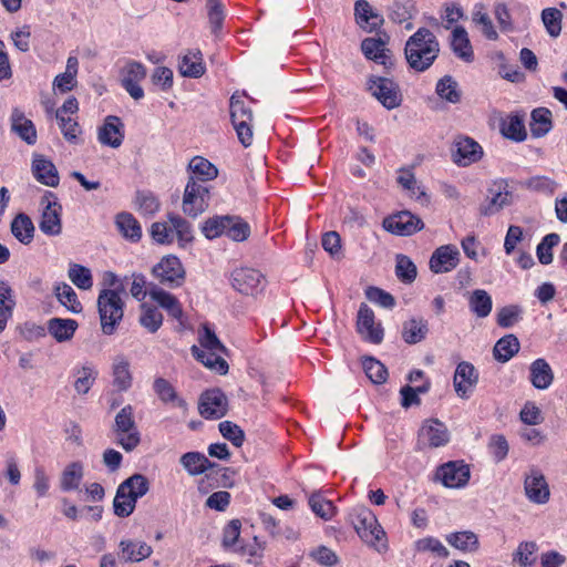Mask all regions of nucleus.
I'll return each instance as SVG.
<instances>
[{
  "mask_svg": "<svg viewBox=\"0 0 567 567\" xmlns=\"http://www.w3.org/2000/svg\"><path fill=\"white\" fill-rule=\"evenodd\" d=\"M227 225H229V216H215L204 223L202 230L205 237L213 239L223 234L226 235Z\"/></svg>",
  "mask_w": 567,
  "mask_h": 567,
  "instance_id": "54",
  "label": "nucleus"
},
{
  "mask_svg": "<svg viewBox=\"0 0 567 567\" xmlns=\"http://www.w3.org/2000/svg\"><path fill=\"white\" fill-rule=\"evenodd\" d=\"M118 548L120 559L123 563H140L153 553L152 547L142 540L123 539L120 542Z\"/></svg>",
  "mask_w": 567,
  "mask_h": 567,
  "instance_id": "22",
  "label": "nucleus"
},
{
  "mask_svg": "<svg viewBox=\"0 0 567 567\" xmlns=\"http://www.w3.org/2000/svg\"><path fill=\"white\" fill-rule=\"evenodd\" d=\"M192 353L205 367L215 370L219 374H226L228 372V363L217 354L218 352L203 350L197 346H193Z\"/></svg>",
  "mask_w": 567,
  "mask_h": 567,
  "instance_id": "36",
  "label": "nucleus"
},
{
  "mask_svg": "<svg viewBox=\"0 0 567 567\" xmlns=\"http://www.w3.org/2000/svg\"><path fill=\"white\" fill-rule=\"evenodd\" d=\"M524 492L530 503L543 505L549 501L550 489L539 468L532 466L525 474Z\"/></svg>",
  "mask_w": 567,
  "mask_h": 567,
  "instance_id": "9",
  "label": "nucleus"
},
{
  "mask_svg": "<svg viewBox=\"0 0 567 567\" xmlns=\"http://www.w3.org/2000/svg\"><path fill=\"white\" fill-rule=\"evenodd\" d=\"M429 333V321L423 317H413L403 322L402 339L408 344L423 341Z\"/></svg>",
  "mask_w": 567,
  "mask_h": 567,
  "instance_id": "24",
  "label": "nucleus"
},
{
  "mask_svg": "<svg viewBox=\"0 0 567 567\" xmlns=\"http://www.w3.org/2000/svg\"><path fill=\"white\" fill-rule=\"evenodd\" d=\"M537 550V545L534 542H523L519 544L515 555L514 560H517L523 567H532L536 561L535 551Z\"/></svg>",
  "mask_w": 567,
  "mask_h": 567,
  "instance_id": "58",
  "label": "nucleus"
},
{
  "mask_svg": "<svg viewBox=\"0 0 567 567\" xmlns=\"http://www.w3.org/2000/svg\"><path fill=\"white\" fill-rule=\"evenodd\" d=\"M113 432L116 443L126 452L133 451L141 442V434L134 420V410L127 404L115 415Z\"/></svg>",
  "mask_w": 567,
  "mask_h": 567,
  "instance_id": "4",
  "label": "nucleus"
},
{
  "mask_svg": "<svg viewBox=\"0 0 567 567\" xmlns=\"http://www.w3.org/2000/svg\"><path fill=\"white\" fill-rule=\"evenodd\" d=\"M12 235L23 245H29L34 236V225L31 218L20 213L11 221Z\"/></svg>",
  "mask_w": 567,
  "mask_h": 567,
  "instance_id": "32",
  "label": "nucleus"
},
{
  "mask_svg": "<svg viewBox=\"0 0 567 567\" xmlns=\"http://www.w3.org/2000/svg\"><path fill=\"white\" fill-rule=\"evenodd\" d=\"M369 91L388 110L401 105L402 95L399 85L391 79L373 76L369 80Z\"/></svg>",
  "mask_w": 567,
  "mask_h": 567,
  "instance_id": "7",
  "label": "nucleus"
},
{
  "mask_svg": "<svg viewBox=\"0 0 567 567\" xmlns=\"http://www.w3.org/2000/svg\"><path fill=\"white\" fill-rule=\"evenodd\" d=\"M121 493H133L135 497L144 496L150 489L148 480L142 474H134L120 484Z\"/></svg>",
  "mask_w": 567,
  "mask_h": 567,
  "instance_id": "52",
  "label": "nucleus"
},
{
  "mask_svg": "<svg viewBox=\"0 0 567 567\" xmlns=\"http://www.w3.org/2000/svg\"><path fill=\"white\" fill-rule=\"evenodd\" d=\"M451 47L453 52L463 61L472 62L474 59V52L467 35L466 30L463 27H456L452 32Z\"/></svg>",
  "mask_w": 567,
  "mask_h": 567,
  "instance_id": "27",
  "label": "nucleus"
},
{
  "mask_svg": "<svg viewBox=\"0 0 567 567\" xmlns=\"http://www.w3.org/2000/svg\"><path fill=\"white\" fill-rule=\"evenodd\" d=\"M143 312L140 318L141 324L146 328L150 332H156L163 322L162 313L152 307L143 306Z\"/></svg>",
  "mask_w": 567,
  "mask_h": 567,
  "instance_id": "61",
  "label": "nucleus"
},
{
  "mask_svg": "<svg viewBox=\"0 0 567 567\" xmlns=\"http://www.w3.org/2000/svg\"><path fill=\"white\" fill-rule=\"evenodd\" d=\"M543 24L551 38L559 37L561 32L563 12L557 8H545L540 14Z\"/></svg>",
  "mask_w": 567,
  "mask_h": 567,
  "instance_id": "47",
  "label": "nucleus"
},
{
  "mask_svg": "<svg viewBox=\"0 0 567 567\" xmlns=\"http://www.w3.org/2000/svg\"><path fill=\"white\" fill-rule=\"evenodd\" d=\"M457 82L451 75H444L436 84V93L441 99L450 103H458L461 100V92L457 89Z\"/></svg>",
  "mask_w": 567,
  "mask_h": 567,
  "instance_id": "48",
  "label": "nucleus"
},
{
  "mask_svg": "<svg viewBox=\"0 0 567 567\" xmlns=\"http://www.w3.org/2000/svg\"><path fill=\"white\" fill-rule=\"evenodd\" d=\"M78 328V322L73 319L52 318L48 321V331L58 341L70 340Z\"/></svg>",
  "mask_w": 567,
  "mask_h": 567,
  "instance_id": "31",
  "label": "nucleus"
},
{
  "mask_svg": "<svg viewBox=\"0 0 567 567\" xmlns=\"http://www.w3.org/2000/svg\"><path fill=\"white\" fill-rule=\"evenodd\" d=\"M415 548L417 551H431L439 557L447 558L450 555L449 549L434 537H425L421 538L415 543Z\"/></svg>",
  "mask_w": 567,
  "mask_h": 567,
  "instance_id": "59",
  "label": "nucleus"
},
{
  "mask_svg": "<svg viewBox=\"0 0 567 567\" xmlns=\"http://www.w3.org/2000/svg\"><path fill=\"white\" fill-rule=\"evenodd\" d=\"M151 298L156 301L162 308H164L169 316L175 319H179L183 315L181 303L177 298L172 293L164 291L157 287H152L148 290Z\"/></svg>",
  "mask_w": 567,
  "mask_h": 567,
  "instance_id": "30",
  "label": "nucleus"
},
{
  "mask_svg": "<svg viewBox=\"0 0 567 567\" xmlns=\"http://www.w3.org/2000/svg\"><path fill=\"white\" fill-rule=\"evenodd\" d=\"M470 476V468L463 462H447L441 465L436 471V477L444 486L450 488H460L465 486Z\"/></svg>",
  "mask_w": 567,
  "mask_h": 567,
  "instance_id": "16",
  "label": "nucleus"
},
{
  "mask_svg": "<svg viewBox=\"0 0 567 567\" xmlns=\"http://www.w3.org/2000/svg\"><path fill=\"white\" fill-rule=\"evenodd\" d=\"M188 169L192 172V176L203 184L218 176L217 167L202 156L193 157L188 164Z\"/></svg>",
  "mask_w": 567,
  "mask_h": 567,
  "instance_id": "33",
  "label": "nucleus"
},
{
  "mask_svg": "<svg viewBox=\"0 0 567 567\" xmlns=\"http://www.w3.org/2000/svg\"><path fill=\"white\" fill-rule=\"evenodd\" d=\"M357 330L368 342L379 344L383 340V329L374 321V312L365 303H361L358 311Z\"/></svg>",
  "mask_w": 567,
  "mask_h": 567,
  "instance_id": "14",
  "label": "nucleus"
},
{
  "mask_svg": "<svg viewBox=\"0 0 567 567\" xmlns=\"http://www.w3.org/2000/svg\"><path fill=\"white\" fill-rule=\"evenodd\" d=\"M551 128V113L549 110L539 107L532 112L530 132L535 137L546 135Z\"/></svg>",
  "mask_w": 567,
  "mask_h": 567,
  "instance_id": "43",
  "label": "nucleus"
},
{
  "mask_svg": "<svg viewBox=\"0 0 567 567\" xmlns=\"http://www.w3.org/2000/svg\"><path fill=\"white\" fill-rule=\"evenodd\" d=\"M231 286L243 295L256 296L264 289V276L254 268H238L231 272Z\"/></svg>",
  "mask_w": 567,
  "mask_h": 567,
  "instance_id": "10",
  "label": "nucleus"
},
{
  "mask_svg": "<svg viewBox=\"0 0 567 567\" xmlns=\"http://www.w3.org/2000/svg\"><path fill=\"white\" fill-rule=\"evenodd\" d=\"M473 21L481 25L483 34L488 40H496L498 34L494 29L493 22L488 14L484 11L483 4H476L475 10L473 12Z\"/></svg>",
  "mask_w": 567,
  "mask_h": 567,
  "instance_id": "55",
  "label": "nucleus"
},
{
  "mask_svg": "<svg viewBox=\"0 0 567 567\" xmlns=\"http://www.w3.org/2000/svg\"><path fill=\"white\" fill-rule=\"evenodd\" d=\"M384 228L399 236H410L424 227L423 221L417 216L408 210L394 214L383 221Z\"/></svg>",
  "mask_w": 567,
  "mask_h": 567,
  "instance_id": "13",
  "label": "nucleus"
},
{
  "mask_svg": "<svg viewBox=\"0 0 567 567\" xmlns=\"http://www.w3.org/2000/svg\"><path fill=\"white\" fill-rule=\"evenodd\" d=\"M32 174L34 178L50 187H56L59 185V173L52 161L45 156L35 154L32 161Z\"/></svg>",
  "mask_w": 567,
  "mask_h": 567,
  "instance_id": "20",
  "label": "nucleus"
},
{
  "mask_svg": "<svg viewBox=\"0 0 567 567\" xmlns=\"http://www.w3.org/2000/svg\"><path fill=\"white\" fill-rule=\"evenodd\" d=\"M54 290L59 302L69 311L73 313H80L82 311V305L71 286L63 282L58 285Z\"/></svg>",
  "mask_w": 567,
  "mask_h": 567,
  "instance_id": "44",
  "label": "nucleus"
},
{
  "mask_svg": "<svg viewBox=\"0 0 567 567\" xmlns=\"http://www.w3.org/2000/svg\"><path fill=\"white\" fill-rule=\"evenodd\" d=\"M55 117L64 138L70 143H75L78 135L81 132L79 123L71 117H65L61 112H56Z\"/></svg>",
  "mask_w": 567,
  "mask_h": 567,
  "instance_id": "60",
  "label": "nucleus"
},
{
  "mask_svg": "<svg viewBox=\"0 0 567 567\" xmlns=\"http://www.w3.org/2000/svg\"><path fill=\"white\" fill-rule=\"evenodd\" d=\"M560 240L559 235L551 233L546 235L540 244L537 246V258L540 264L549 265L553 261L551 249L558 245Z\"/></svg>",
  "mask_w": 567,
  "mask_h": 567,
  "instance_id": "57",
  "label": "nucleus"
},
{
  "mask_svg": "<svg viewBox=\"0 0 567 567\" xmlns=\"http://www.w3.org/2000/svg\"><path fill=\"white\" fill-rule=\"evenodd\" d=\"M113 384L120 391H126L132 385L130 363L123 357H117L113 363Z\"/></svg>",
  "mask_w": 567,
  "mask_h": 567,
  "instance_id": "42",
  "label": "nucleus"
},
{
  "mask_svg": "<svg viewBox=\"0 0 567 567\" xmlns=\"http://www.w3.org/2000/svg\"><path fill=\"white\" fill-rule=\"evenodd\" d=\"M478 383V372L475 367L462 361L457 364L454 377L453 386L458 398L468 399Z\"/></svg>",
  "mask_w": 567,
  "mask_h": 567,
  "instance_id": "12",
  "label": "nucleus"
},
{
  "mask_svg": "<svg viewBox=\"0 0 567 567\" xmlns=\"http://www.w3.org/2000/svg\"><path fill=\"white\" fill-rule=\"evenodd\" d=\"M140 497H135L133 493L124 491L121 493V486L118 485L116 495L113 501L114 514L118 517H127L135 509L136 502Z\"/></svg>",
  "mask_w": 567,
  "mask_h": 567,
  "instance_id": "45",
  "label": "nucleus"
},
{
  "mask_svg": "<svg viewBox=\"0 0 567 567\" xmlns=\"http://www.w3.org/2000/svg\"><path fill=\"white\" fill-rule=\"evenodd\" d=\"M420 439L430 447H440L449 442L450 436L445 424L433 419L424 422L420 430Z\"/></svg>",
  "mask_w": 567,
  "mask_h": 567,
  "instance_id": "19",
  "label": "nucleus"
},
{
  "mask_svg": "<svg viewBox=\"0 0 567 567\" xmlns=\"http://www.w3.org/2000/svg\"><path fill=\"white\" fill-rule=\"evenodd\" d=\"M519 351V341L514 334L501 338L494 347V357L499 362H507Z\"/></svg>",
  "mask_w": 567,
  "mask_h": 567,
  "instance_id": "41",
  "label": "nucleus"
},
{
  "mask_svg": "<svg viewBox=\"0 0 567 567\" xmlns=\"http://www.w3.org/2000/svg\"><path fill=\"white\" fill-rule=\"evenodd\" d=\"M11 131L17 134L28 145H34L37 143V128L33 122L25 117L24 113L16 107L11 112L10 116Z\"/></svg>",
  "mask_w": 567,
  "mask_h": 567,
  "instance_id": "21",
  "label": "nucleus"
},
{
  "mask_svg": "<svg viewBox=\"0 0 567 567\" xmlns=\"http://www.w3.org/2000/svg\"><path fill=\"white\" fill-rule=\"evenodd\" d=\"M395 275L404 284H412L417 276L415 264L410 257L399 254L395 257Z\"/></svg>",
  "mask_w": 567,
  "mask_h": 567,
  "instance_id": "46",
  "label": "nucleus"
},
{
  "mask_svg": "<svg viewBox=\"0 0 567 567\" xmlns=\"http://www.w3.org/2000/svg\"><path fill=\"white\" fill-rule=\"evenodd\" d=\"M530 382L538 390L548 389L554 381V373L545 359H536L529 367Z\"/></svg>",
  "mask_w": 567,
  "mask_h": 567,
  "instance_id": "25",
  "label": "nucleus"
},
{
  "mask_svg": "<svg viewBox=\"0 0 567 567\" xmlns=\"http://www.w3.org/2000/svg\"><path fill=\"white\" fill-rule=\"evenodd\" d=\"M250 235L249 225L240 217L229 216V225L226 228V236L235 241H244Z\"/></svg>",
  "mask_w": 567,
  "mask_h": 567,
  "instance_id": "56",
  "label": "nucleus"
},
{
  "mask_svg": "<svg viewBox=\"0 0 567 567\" xmlns=\"http://www.w3.org/2000/svg\"><path fill=\"white\" fill-rule=\"evenodd\" d=\"M483 156L482 146L468 136H457L452 146V158L458 166H468Z\"/></svg>",
  "mask_w": 567,
  "mask_h": 567,
  "instance_id": "11",
  "label": "nucleus"
},
{
  "mask_svg": "<svg viewBox=\"0 0 567 567\" xmlns=\"http://www.w3.org/2000/svg\"><path fill=\"white\" fill-rule=\"evenodd\" d=\"M309 506L320 518L328 520L336 513V507L331 501L326 499L320 493H313L309 497Z\"/></svg>",
  "mask_w": 567,
  "mask_h": 567,
  "instance_id": "51",
  "label": "nucleus"
},
{
  "mask_svg": "<svg viewBox=\"0 0 567 567\" xmlns=\"http://www.w3.org/2000/svg\"><path fill=\"white\" fill-rule=\"evenodd\" d=\"M349 520L359 537L377 551L388 549L386 535L377 516L365 506H355L349 513Z\"/></svg>",
  "mask_w": 567,
  "mask_h": 567,
  "instance_id": "2",
  "label": "nucleus"
},
{
  "mask_svg": "<svg viewBox=\"0 0 567 567\" xmlns=\"http://www.w3.org/2000/svg\"><path fill=\"white\" fill-rule=\"evenodd\" d=\"M99 142L103 145L117 148L124 140V124L121 118L109 115L104 120V124L99 128Z\"/></svg>",
  "mask_w": 567,
  "mask_h": 567,
  "instance_id": "18",
  "label": "nucleus"
},
{
  "mask_svg": "<svg viewBox=\"0 0 567 567\" xmlns=\"http://www.w3.org/2000/svg\"><path fill=\"white\" fill-rule=\"evenodd\" d=\"M460 261V251L453 245L436 248L430 259V269L435 274L453 270Z\"/></svg>",
  "mask_w": 567,
  "mask_h": 567,
  "instance_id": "17",
  "label": "nucleus"
},
{
  "mask_svg": "<svg viewBox=\"0 0 567 567\" xmlns=\"http://www.w3.org/2000/svg\"><path fill=\"white\" fill-rule=\"evenodd\" d=\"M153 390L158 399L164 403H174L184 412L187 410V403L181 399L174 386L164 378H156L153 383Z\"/></svg>",
  "mask_w": 567,
  "mask_h": 567,
  "instance_id": "29",
  "label": "nucleus"
},
{
  "mask_svg": "<svg viewBox=\"0 0 567 567\" xmlns=\"http://www.w3.org/2000/svg\"><path fill=\"white\" fill-rule=\"evenodd\" d=\"M489 192L492 193V197L486 198V200L480 206V213L483 216H492L504 207L511 205L512 202V194L507 190L502 192L498 187L496 192L493 189Z\"/></svg>",
  "mask_w": 567,
  "mask_h": 567,
  "instance_id": "39",
  "label": "nucleus"
},
{
  "mask_svg": "<svg viewBox=\"0 0 567 567\" xmlns=\"http://www.w3.org/2000/svg\"><path fill=\"white\" fill-rule=\"evenodd\" d=\"M445 539L449 545L463 553H475L480 547L477 535L471 530L451 533Z\"/></svg>",
  "mask_w": 567,
  "mask_h": 567,
  "instance_id": "28",
  "label": "nucleus"
},
{
  "mask_svg": "<svg viewBox=\"0 0 567 567\" xmlns=\"http://www.w3.org/2000/svg\"><path fill=\"white\" fill-rule=\"evenodd\" d=\"M361 49L368 59L373 60L385 68H390L393 64L391 52L381 38L364 39L361 43Z\"/></svg>",
  "mask_w": 567,
  "mask_h": 567,
  "instance_id": "23",
  "label": "nucleus"
},
{
  "mask_svg": "<svg viewBox=\"0 0 567 567\" xmlns=\"http://www.w3.org/2000/svg\"><path fill=\"white\" fill-rule=\"evenodd\" d=\"M115 224L122 236L133 243L142 237V228L137 219L130 213H120L116 216Z\"/></svg>",
  "mask_w": 567,
  "mask_h": 567,
  "instance_id": "34",
  "label": "nucleus"
},
{
  "mask_svg": "<svg viewBox=\"0 0 567 567\" xmlns=\"http://www.w3.org/2000/svg\"><path fill=\"white\" fill-rule=\"evenodd\" d=\"M440 53V43L432 31L420 28L406 41L404 54L409 66L415 72L429 70Z\"/></svg>",
  "mask_w": 567,
  "mask_h": 567,
  "instance_id": "1",
  "label": "nucleus"
},
{
  "mask_svg": "<svg viewBox=\"0 0 567 567\" xmlns=\"http://www.w3.org/2000/svg\"><path fill=\"white\" fill-rule=\"evenodd\" d=\"M363 369L367 377L375 384H382L388 379L385 365L374 358L364 359Z\"/></svg>",
  "mask_w": 567,
  "mask_h": 567,
  "instance_id": "53",
  "label": "nucleus"
},
{
  "mask_svg": "<svg viewBox=\"0 0 567 567\" xmlns=\"http://www.w3.org/2000/svg\"><path fill=\"white\" fill-rule=\"evenodd\" d=\"M83 475L84 468L81 462L68 464L60 476V488L64 492L78 489Z\"/></svg>",
  "mask_w": 567,
  "mask_h": 567,
  "instance_id": "35",
  "label": "nucleus"
},
{
  "mask_svg": "<svg viewBox=\"0 0 567 567\" xmlns=\"http://www.w3.org/2000/svg\"><path fill=\"white\" fill-rule=\"evenodd\" d=\"M179 72L183 76L199 78L205 73V65L200 51H189L186 53L178 65Z\"/></svg>",
  "mask_w": 567,
  "mask_h": 567,
  "instance_id": "38",
  "label": "nucleus"
},
{
  "mask_svg": "<svg viewBox=\"0 0 567 567\" xmlns=\"http://www.w3.org/2000/svg\"><path fill=\"white\" fill-rule=\"evenodd\" d=\"M136 204L138 206V210L146 216L154 215L159 208L157 198L153 194L145 192L137 193Z\"/></svg>",
  "mask_w": 567,
  "mask_h": 567,
  "instance_id": "64",
  "label": "nucleus"
},
{
  "mask_svg": "<svg viewBox=\"0 0 567 567\" xmlns=\"http://www.w3.org/2000/svg\"><path fill=\"white\" fill-rule=\"evenodd\" d=\"M227 398L219 389H213L200 395L198 411L205 419H220L227 413Z\"/></svg>",
  "mask_w": 567,
  "mask_h": 567,
  "instance_id": "15",
  "label": "nucleus"
},
{
  "mask_svg": "<svg viewBox=\"0 0 567 567\" xmlns=\"http://www.w3.org/2000/svg\"><path fill=\"white\" fill-rule=\"evenodd\" d=\"M70 280L82 290H89L93 286L91 270L79 264H71L69 268Z\"/></svg>",
  "mask_w": 567,
  "mask_h": 567,
  "instance_id": "50",
  "label": "nucleus"
},
{
  "mask_svg": "<svg viewBox=\"0 0 567 567\" xmlns=\"http://www.w3.org/2000/svg\"><path fill=\"white\" fill-rule=\"evenodd\" d=\"M219 431L221 435L230 441L235 446L239 447L245 441L244 431L230 421H223L219 423Z\"/></svg>",
  "mask_w": 567,
  "mask_h": 567,
  "instance_id": "62",
  "label": "nucleus"
},
{
  "mask_svg": "<svg viewBox=\"0 0 567 567\" xmlns=\"http://www.w3.org/2000/svg\"><path fill=\"white\" fill-rule=\"evenodd\" d=\"M173 234L175 233L181 247H185L193 240V230L190 224L178 215H169L168 217Z\"/></svg>",
  "mask_w": 567,
  "mask_h": 567,
  "instance_id": "49",
  "label": "nucleus"
},
{
  "mask_svg": "<svg viewBox=\"0 0 567 567\" xmlns=\"http://www.w3.org/2000/svg\"><path fill=\"white\" fill-rule=\"evenodd\" d=\"M96 378V371L91 367H83L78 372V379L75 380L74 388L78 393L86 394L94 380Z\"/></svg>",
  "mask_w": 567,
  "mask_h": 567,
  "instance_id": "63",
  "label": "nucleus"
},
{
  "mask_svg": "<svg viewBox=\"0 0 567 567\" xmlns=\"http://www.w3.org/2000/svg\"><path fill=\"white\" fill-rule=\"evenodd\" d=\"M181 464L192 476L205 473L208 470L218 467L215 463L210 462L204 454L199 452H187L182 455Z\"/></svg>",
  "mask_w": 567,
  "mask_h": 567,
  "instance_id": "26",
  "label": "nucleus"
},
{
  "mask_svg": "<svg viewBox=\"0 0 567 567\" xmlns=\"http://www.w3.org/2000/svg\"><path fill=\"white\" fill-rule=\"evenodd\" d=\"M468 306L477 318H486L492 311L493 302L487 291L476 289L468 298Z\"/></svg>",
  "mask_w": 567,
  "mask_h": 567,
  "instance_id": "40",
  "label": "nucleus"
},
{
  "mask_svg": "<svg viewBox=\"0 0 567 567\" xmlns=\"http://www.w3.org/2000/svg\"><path fill=\"white\" fill-rule=\"evenodd\" d=\"M40 230L47 236H59L62 233V206L52 192H45L40 200Z\"/></svg>",
  "mask_w": 567,
  "mask_h": 567,
  "instance_id": "6",
  "label": "nucleus"
},
{
  "mask_svg": "<svg viewBox=\"0 0 567 567\" xmlns=\"http://www.w3.org/2000/svg\"><path fill=\"white\" fill-rule=\"evenodd\" d=\"M153 276L159 284L169 288L179 287L185 279V269L181 260L175 256H167L152 269Z\"/></svg>",
  "mask_w": 567,
  "mask_h": 567,
  "instance_id": "8",
  "label": "nucleus"
},
{
  "mask_svg": "<svg viewBox=\"0 0 567 567\" xmlns=\"http://www.w3.org/2000/svg\"><path fill=\"white\" fill-rule=\"evenodd\" d=\"M502 134L512 141L523 142L527 137L523 116L515 114L504 118L501 123Z\"/></svg>",
  "mask_w": 567,
  "mask_h": 567,
  "instance_id": "37",
  "label": "nucleus"
},
{
  "mask_svg": "<svg viewBox=\"0 0 567 567\" xmlns=\"http://www.w3.org/2000/svg\"><path fill=\"white\" fill-rule=\"evenodd\" d=\"M210 189L194 176H189L184 189L182 209L192 218L202 215L209 206Z\"/></svg>",
  "mask_w": 567,
  "mask_h": 567,
  "instance_id": "5",
  "label": "nucleus"
},
{
  "mask_svg": "<svg viewBox=\"0 0 567 567\" xmlns=\"http://www.w3.org/2000/svg\"><path fill=\"white\" fill-rule=\"evenodd\" d=\"M123 301L120 295L112 289H103L97 298V309L101 321L102 332L112 336L117 324L123 319Z\"/></svg>",
  "mask_w": 567,
  "mask_h": 567,
  "instance_id": "3",
  "label": "nucleus"
}]
</instances>
